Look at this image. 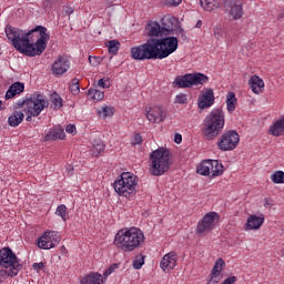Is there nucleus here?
<instances>
[{
	"mask_svg": "<svg viewBox=\"0 0 284 284\" xmlns=\"http://www.w3.org/2000/svg\"><path fill=\"white\" fill-rule=\"evenodd\" d=\"M132 145H141L143 143V136L141 134L136 133L132 140H131Z\"/></svg>",
	"mask_w": 284,
	"mask_h": 284,
	"instance_id": "46",
	"label": "nucleus"
},
{
	"mask_svg": "<svg viewBox=\"0 0 284 284\" xmlns=\"http://www.w3.org/2000/svg\"><path fill=\"white\" fill-rule=\"evenodd\" d=\"M43 141L48 142V141H55L54 139V130L53 129H49V131L45 132Z\"/></svg>",
	"mask_w": 284,
	"mask_h": 284,
	"instance_id": "44",
	"label": "nucleus"
},
{
	"mask_svg": "<svg viewBox=\"0 0 284 284\" xmlns=\"http://www.w3.org/2000/svg\"><path fill=\"white\" fill-rule=\"evenodd\" d=\"M268 134H272V136H284V115L271 125Z\"/></svg>",
	"mask_w": 284,
	"mask_h": 284,
	"instance_id": "23",
	"label": "nucleus"
},
{
	"mask_svg": "<svg viewBox=\"0 0 284 284\" xmlns=\"http://www.w3.org/2000/svg\"><path fill=\"white\" fill-rule=\"evenodd\" d=\"M52 74H55L57 77H61L70 70V59L67 58V55H59L52 67Z\"/></svg>",
	"mask_w": 284,
	"mask_h": 284,
	"instance_id": "16",
	"label": "nucleus"
},
{
	"mask_svg": "<svg viewBox=\"0 0 284 284\" xmlns=\"http://www.w3.org/2000/svg\"><path fill=\"white\" fill-rule=\"evenodd\" d=\"M169 21H176V19H174L173 17L169 18Z\"/></svg>",
	"mask_w": 284,
	"mask_h": 284,
	"instance_id": "55",
	"label": "nucleus"
},
{
	"mask_svg": "<svg viewBox=\"0 0 284 284\" xmlns=\"http://www.w3.org/2000/svg\"><path fill=\"white\" fill-rule=\"evenodd\" d=\"M143 265H145V256L140 254L133 261V267H134V270H141V267H143Z\"/></svg>",
	"mask_w": 284,
	"mask_h": 284,
	"instance_id": "37",
	"label": "nucleus"
},
{
	"mask_svg": "<svg viewBox=\"0 0 284 284\" xmlns=\"http://www.w3.org/2000/svg\"><path fill=\"white\" fill-rule=\"evenodd\" d=\"M61 243V235L55 231H45L42 236L38 239V247L40 250H52Z\"/></svg>",
	"mask_w": 284,
	"mask_h": 284,
	"instance_id": "13",
	"label": "nucleus"
},
{
	"mask_svg": "<svg viewBox=\"0 0 284 284\" xmlns=\"http://www.w3.org/2000/svg\"><path fill=\"white\" fill-rule=\"evenodd\" d=\"M88 97L93 101H103V99H105V92L98 89H90L88 91Z\"/></svg>",
	"mask_w": 284,
	"mask_h": 284,
	"instance_id": "31",
	"label": "nucleus"
},
{
	"mask_svg": "<svg viewBox=\"0 0 284 284\" xmlns=\"http://www.w3.org/2000/svg\"><path fill=\"white\" fill-rule=\"evenodd\" d=\"M236 93L231 91L226 94V110L230 114L236 110Z\"/></svg>",
	"mask_w": 284,
	"mask_h": 284,
	"instance_id": "29",
	"label": "nucleus"
},
{
	"mask_svg": "<svg viewBox=\"0 0 284 284\" xmlns=\"http://www.w3.org/2000/svg\"><path fill=\"white\" fill-rule=\"evenodd\" d=\"M53 136L55 141H63V139H65V131H63L61 128H53Z\"/></svg>",
	"mask_w": 284,
	"mask_h": 284,
	"instance_id": "39",
	"label": "nucleus"
},
{
	"mask_svg": "<svg viewBox=\"0 0 284 284\" xmlns=\"http://www.w3.org/2000/svg\"><path fill=\"white\" fill-rule=\"evenodd\" d=\"M89 61H92V57L89 58Z\"/></svg>",
	"mask_w": 284,
	"mask_h": 284,
	"instance_id": "57",
	"label": "nucleus"
},
{
	"mask_svg": "<svg viewBox=\"0 0 284 284\" xmlns=\"http://www.w3.org/2000/svg\"><path fill=\"white\" fill-rule=\"evenodd\" d=\"M212 168V160L202 161L196 169L197 174L201 176H210V170Z\"/></svg>",
	"mask_w": 284,
	"mask_h": 284,
	"instance_id": "28",
	"label": "nucleus"
},
{
	"mask_svg": "<svg viewBox=\"0 0 284 284\" xmlns=\"http://www.w3.org/2000/svg\"><path fill=\"white\" fill-rule=\"evenodd\" d=\"M103 150H105V144H103V142H98L97 144L93 143L94 156H99V154H101V152H103Z\"/></svg>",
	"mask_w": 284,
	"mask_h": 284,
	"instance_id": "41",
	"label": "nucleus"
},
{
	"mask_svg": "<svg viewBox=\"0 0 284 284\" xmlns=\"http://www.w3.org/2000/svg\"><path fill=\"white\" fill-rule=\"evenodd\" d=\"M200 3L206 12H212L221 8V0H200Z\"/></svg>",
	"mask_w": 284,
	"mask_h": 284,
	"instance_id": "26",
	"label": "nucleus"
},
{
	"mask_svg": "<svg viewBox=\"0 0 284 284\" xmlns=\"http://www.w3.org/2000/svg\"><path fill=\"white\" fill-rule=\"evenodd\" d=\"M6 34L13 48L24 57H41L50 41V31L43 26H36L27 32L9 26Z\"/></svg>",
	"mask_w": 284,
	"mask_h": 284,
	"instance_id": "1",
	"label": "nucleus"
},
{
	"mask_svg": "<svg viewBox=\"0 0 284 284\" xmlns=\"http://www.w3.org/2000/svg\"><path fill=\"white\" fill-rule=\"evenodd\" d=\"M23 119H26V114L21 111H14L8 119V124L10 128H19L21 123H23Z\"/></svg>",
	"mask_w": 284,
	"mask_h": 284,
	"instance_id": "25",
	"label": "nucleus"
},
{
	"mask_svg": "<svg viewBox=\"0 0 284 284\" xmlns=\"http://www.w3.org/2000/svg\"><path fill=\"white\" fill-rule=\"evenodd\" d=\"M51 108L54 110H61L63 108V99L61 95L53 93L51 95Z\"/></svg>",
	"mask_w": 284,
	"mask_h": 284,
	"instance_id": "32",
	"label": "nucleus"
},
{
	"mask_svg": "<svg viewBox=\"0 0 284 284\" xmlns=\"http://www.w3.org/2000/svg\"><path fill=\"white\" fill-rule=\"evenodd\" d=\"M99 116H112L114 114V108L112 106H101L100 109L97 110Z\"/></svg>",
	"mask_w": 284,
	"mask_h": 284,
	"instance_id": "34",
	"label": "nucleus"
},
{
	"mask_svg": "<svg viewBox=\"0 0 284 284\" xmlns=\"http://www.w3.org/2000/svg\"><path fill=\"white\" fill-rule=\"evenodd\" d=\"M17 275L18 274L12 275V268H9L8 271L0 270V283H3V281H6V278H8V276H10L12 278L13 276H17Z\"/></svg>",
	"mask_w": 284,
	"mask_h": 284,
	"instance_id": "40",
	"label": "nucleus"
},
{
	"mask_svg": "<svg viewBox=\"0 0 284 284\" xmlns=\"http://www.w3.org/2000/svg\"><path fill=\"white\" fill-rule=\"evenodd\" d=\"M220 216L216 212L206 213L196 225V234H207V232H212L214 226L216 225V221H219Z\"/></svg>",
	"mask_w": 284,
	"mask_h": 284,
	"instance_id": "12",
	"label": "nucleus"
},
{
	"mask_svg": "<svg viewBox=\"0 0 284 284\" xmlns=\"http://www.w3.org/2000/svg\"><path fill=\"white\" fill-rule=\"evenodd\" d=\"M224 265L225 261H223V258H217L211 271V280L209 284H216L219 281H221V272H223Z\"/></svg>",
	"mask_w": 284,
	"mask_h": 284,
	"instance_id": "20",
	"label": "nucleus"
},
{
	"mask_svg": "<svg viewBox=\"0 0 284 284\" xmlns=\"http://www.w3.org/2000/svg\"><path fill=\"white\" fill-rule=\"evenodd\" d=\"M248 85L254 94H261V92H263V88H265V82H263V79L258 75H252L248 81Z\"/></svg>",
	"mask_w": 284,
	"mask_h": 284,
	"instance_id": "22",
	"label": "nucleus"
},
{
	"mask_svg": "<svg viewBox=\"0 0 284 284\" xmlns=\"http://www.w3.org/2000/svg\"><path fill=\"white\" fill-rule=\"evenodd\" d=\"M106 48L109 50V54H118L119 48H121V42H119V40H110L106 43Z\"/></svg>",
	"mask_w": 284,
	"mask_h": 284,
	"instance_id": "33",
	"label": "nucleus"
},
{
	"mask_svg": "<svg viewBox=\"0 0 284 284\" xmlns=\"http://www.w3.org/2000/svg\"><path fill=\"white\" fill-rule=\"evenodd\" d=\"M214 37L215 39H221V37H223V31H221V29H215Z\"/></svg>",
	"mask_w": 284,
	"mask_h": 284,
	"instance_id": "51",
	"label": "nucleus"
},
{
	"mask_svg": "<svg viewBox=\"0 0 284 284\" xmlns=\"http://www.w3.org/2000/svg\"><path fill=\"white\" fill-rule=\"evenodd\" d=\"M225 128V112L221 109H213L204 119L202 134L206 141H214Z\"/></svg>",
	"mask_w": 284,
	"mask_h": 284,
	"instance_id": "4",
	"label": "nucleus"
},
{
	"mask_svg": "<svg viewBox=\"0 0 284 284\" xmlns=\"http://www.w3.org/2000/svg\"><path fill=\"white\" fill-rule=\"evenodd\" d=\"M80 81L81 80H79L78 78H73L70 82V91L74 95H77L81 92V87L79 85Z\"/></svg>",
	"mask_w": 284,
	"mask_h": 284,
	"instance_id": "35",
	"label": "nucleus"
},
{
	"mask_svg": "<svg viewBox=\"0 0 284 284\" xmlns=\"http://www.w3.org/2000/svg\"><path fill=\"white\" fill-rule=\"evenodd\" d=\"M98 85H99V88H102L103 90H108V88H110V85H112V84L110 83V79L106 78V79H100L98 81Z\"/></svg>",
	"mask_w": 284,
	"mask_h": 284,
	"instance_id": "42",
	"label": "nucleus"
},
{
	"mask_svg": "<svg viewBox=\"0 0 284 284\" xmlns=\"http://www.w3.org/2000/svg\"><path fill=\"white\" fill-rule=\"evenodd\" d=\"M224 9L234 21L243 18V1L241 0H225Z\"/></svg>",
	"mask_w": 284,
	"mask_h": 284,
	"instance_id": "14",
	"label": "nucleus"
},
{
	"mask_svg": "<svg viewBox=\"0 0 284 284\" xmlns=\"http://www.w3.org/2000/svg\"><path fill=\"white\" fill-rule=\"evenodd\" d=\"M180 32H183V29H180Z\"/></svg>",
	"mask_w": 284,
	"mask_h": 284,
	"instance_id": "58",
	"label": "nucleus"
},
{
	"mask_svg": "<svg viewBox=\"0 0 284 284\" xmlns=\"http://www.w3.org/2000/svg\"><path fill=\"white\" fill-rule=\"evenodd\" d=\"M6 110V106H3V102L0 101V111Z\"/></svg>",
	"mask_w": 284,
	"mask_h": 284,
	"instance_id": "54",
	"label": "nucleus"
},
{
	"mask_svg": "<svg viewBox=\"0 0 284 284\" xmlns=\"http://www.w3.org/2000/svg\"><path fill=\"white\" fill-rule=\"evenodd\" d=\"M174 141H175V143H181L182 141H183V136L181 135V134H175V136H174Z\"/></svg>",
	"mask_w": 284,
	"mask_h": 284,
	"instance_id": "52",
	"label": "nucleus"
},
{
	"mask_svg": "<svg viewBox=\"0 0 284 284\" xmlns=\"http://www.w3.org/2000/svg\"><path fill=\"white\" fill-rule=\"evenodd\" d=\"M207 81H210V78L203 73H186L176 77L174 84L176 88H194V85H203Z\"/></svg>",
	"mask_w": 284,
	"mask_h": 284,
	"instance_id": "10",
	"label": "nucleus"
},
{
	"mask_svg": "<svg viewBox=\"0 0 284 284\" xmlns=\"http://www.w3.org/2000/svg\"><path fill=\"white\" fill-rule=\"evenodd\" d=\"M130 54L134 61H152V59H158L153 39H149L145 43L131 48Z\"/></svg>",
	"mask_w": 284,
	"mask_h": 284,
	"instance_id": "8",
	"label": "nucleus"
},
{
	"mask_svg": "<svg viewBox=\"0 0 284 284\" xmlns=\"http://www.w3.org/2000/svg\"><path fill=\"white\" fill-rule=\"evenodd\" d=\"M203 26V21L199 20L195 24V28H201Z\"/></svg>",
	"mask_w": 284,
	"mask_h": 284,
	"instance_id": "53",
	"label": "nucleus"
},
{
	"mask_svg": "<svg viewBox=\"0 0 284 284\" xmlns=\"http://www.w3.org/2000/svg\"><path fill=\"white\" fill-rule=\"evenodd\" d=\"M282 254L284 256V244L282 245Z\"/></svg>",
	"mask_w": 284,
	"mask_h": 284,
	"instance_id": "56",
	"label": "nucleus"
},
{
	"mask_svg": "<svg viewBox=\"0 0 284 284\" xmlns=\"http://www.w3.org/2000/svg\"><path fill=\"white\" fill-rule=\"evenodd\" d=\"M263 223H265V215L260 214H253L250 215L245 225H244V230L251 231V230H261V226L263 225Z\"/></svg>",
	"mask_w": 284,
	"mask_h": 284,
	"instance_id": "19",
	"label": "nucleus"
},
{
	"mask_svg": "<svg viewBox=\"0 0 284 284\" xmlns=\"http://www.w3.org/2000/svg\"><path fill=\"white\" fill-rule=\"evenodd\" d=\"M32 268L34 270V272H37L39 274V272H41V270H45V263H43V262L33 263Z\"/></svg>",
	"mask_w": 284,
	"mask_h": 284,
	"instance_id": "47",
	"label": "nucleus"
},
{
	"mask_svg": "<svg viewBox=\"0 0 284 284\" xmlns=\"http://www.w3.org/2000/svg\"><path fill=\"white\" fill-rule=\"evenodd\" d=\"M166 6H172L173 8H176V6H181L182 0H165Z\"/></svg>",
	"mask_w": 284,
	"mask_h": 284,
	"instance_id": "48",
	"label": "nucleus"
},
{
	"mask_svg": "<svg viewBox=\"0 0 284 284\" xmlns=\"http://www.w3.org/2000/svg\"><path fill=\"white\" fill-rule=\"evenodd\" d=\"M23 90H26V85L21 82H16L11 84L8 91L6 92V95H4L6 101H10V99H14V97H17V94H21Z\"/></svg>",
	"mask_w": 284,
	"mask_h": 284,
	"instance_id": "21",
	"label": "nucleus"
},
{
	"mask_svg": "<svg viewBox=\"0 0 284 284\" xmlns=\"http://www.w3.org/2000/svg\"><path fill=\"white\" fill-rule=\"evenodd\" d=\"M0 267H4L6 270L11 268V275L19 274V272H21V263L19 262L17 254L12 252V248L2 247L0 250Z\"/></svg>",
	"mask_w": 284,
	"mask_h": 284,
	"instance_id": "9",
	"label": "nucleus"
},
{
	"mask_svg": "<svg viewBox=\"0 0 284 284\" xmlns=\"http://www.w3.org/2000/svg\"><path fill=\"white\" fill-rule=\"evenodd\" d=\"M240 141L241 136L236 131H227L224 132L219 139L217 148L222 152H232V150H236Z\"/></svg>",
	"mask_w": 284,
	"mask_h": 284,
	"instance_id": "11",
	"label": "nucleus"
},
{
	"mask_svg": "<svg viewBox=\"0 0 284 284\" xmlns=\"http://www.w3.org/2000/svg\"><path fill=\"white\" fill-rule=\"evenodd\" d=\"M221 174H223V164L219 162V160H212L210 176L214 179L216 176H221Z\"/></svg>",
	"mask_w": 284,
	"mask_h": 284,
	"instance_id": "30",
	"label": "nucleus"
},
{
	"mask_svg": "<svg viewBox=\"0 0 284 284\" xmlns=\"http://www.w3.org/2000/svg\"><path fill=\"white\" fill-rule=\"evenodd\" d=\"M271 180L276 184L284 183V172L283 171L275 172L274 174L271 175Z\"/></svg>",
	"mask_w": 284,
	"mask_h": 284,
	"instance_id": "38",
	"label": "nucleus"
},
{
	"mask_svg": "<svg viewBox=\"0 0 284 284\" xmlns=\"http://www.w3.org/2000/svg\"><path fill=\"white\" fill-rule=\"evenodd\" d=\"M166 112L163 106L153 105L145 108V118L150 123H163L165 121Z\"/></svg>",
	"mask_w": 284,
	"mask_h": 284,
	"instance_id": "15",
	"label": "nucleus"
},
{
	"mask_svg": "<svg viewBox=\"0 0 284 284\" xmlns=\"http://www.w3.org/2000/svg\"><path fill=\"white\" fill-rule=\"evenodd\" d=\"M214 105V90L205 89L204 92L199 97L197 106L200 110L212 108Z\"/></svg>",
	"mask_w": 284,
	"mask_h": 284,
	"instance_id": "18",
	"label": "nucleus"
},
{
	"mask_svg": "<svg viewBox=\"0 0 284 284\" xmlns=\"http://www.w3.org/2000/svg\"><path fill=\"white\" fill-rule=\"evenodd\" d=\"M55 215L60 216L62 221H65L68 219V206L60 204L55 210Z\"/></svg>",
	"mask_w": 284,
	"mask_h": 284,
	"instance_id": "36",
	"label": "nucleus"
},
{
	"mask_svg": "<svg viewBox=\"0 0 284 284\" xmlns=\"http://www.w3.org/2000/svg\"><path fill=\"white\" fill-rule=\"evenodd\" d=\"M172 153L165 148H158L149 155V173L151 176H163L170 172Z\"/></svg>",
	"mask_w": 284,
	"mask_h": 284,
	"instance_id": "3",
	"label": "nucleus"
},
{
	"mask_svg": "<svg viewBox=\"0 0 284 284\" xmlns=\"http://www.w3.org/2000/svg\"><path fill=\"white\" fill-rule=\"evenodd\" d=\"M176 103H180L181 105L187 103V94L185 93H179L175 98Z\"/></svg>",
	"mask_w": 284,
	"mask_h": 284,
	"instance_id": "43",
	"label": "nucleus"
},
{
	"mask_svg": "<svg viewBox=\"0 0 284 284\" xmlns=\"http://www.w3.org/2000/svg\"><path fill=\"white\" fill-rule=\"evenodd\" d=\"M120 264L119 263H114L112 264L110 267H108L104 272V276L108 277L110 276V274H112L115 270H119Z\"/></svg>",
	"mask_w": 284,
	"mask_h": 284,
	"instance_id": "45",
	"label": "nucleus"
},
{
	"mask_svg": "<svg viewBox=\"0 0 284 284\" xmlns=\"http://www.w3.org/2000/svg\"><path fill=\"white\" fill-rule=\"evenodd\" d=\"M50 103L45 100V95L37 94L30 99L18 101L16 108H22L27 114V121H32V116H39Z\"/></svg>",
	"mask_w": 284,
	"mask_h": 284,
	"instance_id": "5",
	"label": "nucleus"
},
{
	"mask_svg": "<svg viewBox=\"0 0 284 284\" xmlns=\"http://www.w3.org/2000/svg\"><path fill=\"white\" fill-rule=\"evenodd\" d=\"M103 283V275L99 273H91L81 280V284H101Z\"/></svg>",
	"mask_w": 284,
	"mask_h": 284,
	"instance_id": "27",
	"label": "nucleus"
},
{
	"mask_svg": "<svg viewBox=\"0 0 284 284\" xmlns=\"http://www.w3.org/2000/svg\"><path fill=\"white\" fill-rule=\"evenodd\" d=\"M136 185H139V179L130 172H123L113 183L116 194L124 199H132L136 194Z\"/></svg>",
	"mask_w": 284,
	"mask_h": 284,
	"instance_id": "6",
	"label": "nucleus"
},
{
	"mask_svg": "<svg viewBox=\"0 0 284 284\" xmlns=\"http://www.w3.org/2000/svg\"><path fill=\"white\" fill-rule=\"evenodd\" d=\"M145 243V234L139 227L122 229L118 231L114 245L121 252H134Z\"/></svg>",
	"mask_w": 284,
	"mask_h": 284,
	"instance_id": "2",
	"label": "nucleus"
},
{
	"mask_svg": "<svg viewBox=\"0 0 284 284\" xmlns=\"http://www.w3.org/2000/svg\"><path fill=\"white\" fill-rule=\"evenodd\" d=\"M170 32V29L161 27L159 22H151L148 24L149 37H163V32Z\"/></svg>",
	"mask_w": 284,
	"mask_h": 284,
	"instance_id": "24",
	"label": "nucleus"
},
{
	"mask_svg": "<svg viewBox=\"0 0 284 284\" xmlns=\"http://www.w3.org/2000/svg\"><path fill=\"white\" fill-rule=\"evenodd\" d=\"M65 132H68V134H77V126L74 124H69L65 128Z\"/></svg>",
	"mask_w": 284,
	"mask_h": 284,
	"instance_id": "49",
	"label": "nucleus"
},
{
	"mask_svg": "<svg viewBox=\"0 0 284 284\" xmlns=\"http://www.w3.org/2000/svg\"><path fill=\"white\" fill-rule=\"evenodd\" d=\"M153 45L155 48V54L158 59H168L170 54H174L179 50V38L166 37V38H152Z\"/></svg>",
	"mask_w": 284,
	"mask_h": 284,
	"instance_id": "7",
	"label": "nucleus"
},
{
	"mask_svg": "<svg viewBox=\"0 0 284 284\" xmlns=\"http://www.w3.org/2000/svg\"><path fill=\"white\" fill-rule=\"evenodd\" d=\"M236 281H239V278H236V276H231V277H227L226 280H224L222 282V284H235Z\"/></svg>",
	"mask_w": 284,
	"mask_h": 284,
	"instance_id": "50",
	"label": "nucleus"
},
{
	"mask_svg": "<svg viewBox=\"0 0 284 284\" xmlns=\"http://www.w3.org/2000/svg\"><path fill=\"white\" fill-rule=\"evenodd\" d=\"M176 263H179V255L175 252H170L162 257L160 267L163 272H171L176 267Z\"/></svg>",
	"mask_w": 284,
	"mask_h": 284,
	"instance_id": "17",
	"label": "nucleus"
}]
</instances>
